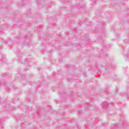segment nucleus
Listing matches in <instances>:
<instances>
[{
	"label": "nucleus",
	"instance_id": "f257e3e1",
	"mask_svg": "<svg viewBox=\"0 0 129 129\" xmlns=\"http://www.w3.org/2000/svg\"><path fill=\"white\" fill-rule=\"evenodd\" d=\"M118 126H119V123L118 124H113L112 125V127H113V128H116V127H118Z\"/></svg>",
	"mask_w": 129,
	"mask_h": 129
},
{
	"label": "nucleus",
	"instance_id": "f03ea898",
	"mask_svg": "<svg viewBox=\"0 0 129 129\" xmlns=\"http://www.w3.org/2000/svg\"><path fill=\"white\" fill-rule=\"evenodd\" d=\"M103 108H106V107H107V106H109L108 105L106 104L105 103H103V105H102Z\"/></svg>",
	"mask_w": 129,
	"mask_h": 129
},
{
	"label": "nucleus",
	"instance_id": "7ed1b4c3",
	"mask_svg": "<svg viewBox=\"0 0 129 129\" xmlns=\"http://www.w3.org/2000/svg\"><path fill=\"white\" fill-rule=\"evenodd\" d=\"M115 91H116V92H117V91H118V88H116Z\"/></svg>",
	"mask_w": 129,
	"mask_h": 129
},
{
	"label": "nucleus",
	"instance_id": "20e7f679",
	"mask_svg": "<svg viewBox=\"0 0 129 129\" xmlns=\"http://www.w3.org/2000/svg\"><path fill=\"white\" fill-rule=\"evenodd\" d=\"M54 101L56 102V103H58V101L57 100H55Z\"/></svg>",
	"mask_w": 129,
	"mask_h": 129
},
{
	"label": "nucleus",
	"instance_id": "39448f33",
	"mask_svg": "<svg viewBox=\"0 0 129 129\" xmlns=\"http://www.w3.org/2000/svg\"><path fill=\"white\" fill-rule=\"evenodd\" d=\"M1 125H2V123H1Z\"/></svg>",
	"mask_w": 129,
	"mask_h": 129
}]
</instances>
